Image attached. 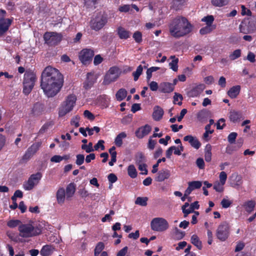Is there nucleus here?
Masks as SVG:
<instances>
[{"instance_id":"nucleus-1","label":"nucleus","mask_w":256,"mask_h":256,"mask_svg":"<svg viewBox=\"0 0 256 256\" xmlns=\"http://www.w3.org/2000/svg\"><path fill=\"white\" fill-rule=\"evenodd\" d=\"M63 82L62 74L52 66L46 67L42 73L40 86L48 98L55 96L60 92Z\"/></svg>"},{"instance_id":"nucleus-2","label":"nucleus","mask_w":256,"mask_h":256,"mask_svg":"<svg viewBox=\"0 0 256 256\" xmlns=\"http://www.w3.org/2000/svg\"><path fill=\"white\" fill-rule=\"evenodd\" d=\"M193 26L188 20L182 16H178L174 18L168 24L170 35L179 38L184 37L192 30Z\"/></svg>"},{"instance_id":"nucleus-3","label":"nucleus","mask_w":256,"mask_h":256,"mask_svg":"<svg viewBox=\"0 0 256 256\" xmlns=\"http://www.w3.org/2000/svg\"><path fill=\"white\" fill-rule=\"evenodd\" d=\"M19 236L24 238H31L39 235L42 230L38 226H34L32 222L22 224L18 228Z\"/></svg>"},{"instance_id":"nucleus-4","label":"nucleus","mask_w":256,"mask_h":256,"mask_svg":"<svg viewBox=\"0 0 256 256\" xmlns=\"http://www.w3.org/2000/svg\"><path fill=\"white\" fill-rule=\"evenodd\" d=\"M76 101V97L75 95H68L59 108V116H64L68 113L70 112L73 110Z\"/></svg>"},{"instance_id":"nucleus-5","label":"nucleus","mask_w":256,"mask_h":256,"mask_svg":"<svg viewBox=\"0 0 256 256\" xmlns=\"http://www.w3.org/2000/svg\"><path fill=\"white\" fill-rule=\"evenodd\" d=\"M108 21L107 14L104 12H100L97 13L91 20L90 28L95 31H98L106 25Z\"/></svg>"},{"instance_id":"nucleus-6","label":"nucleus","mask_w":256,"mask_h":256,"mask_svg":"<svg viewBox=\"0 0 256 256\" xmlns=\"http://www.w3.org/2000/svg\"><path fill=\"white\" fill-rule=\"evenodd\" d=\"M36 80V75L32 72H27L24 74L23 92L28 95L32 90Z\"/></svg>"},{"instance_id":"nucleus-7","label":"nucleus","mask_w":256,"mask_h":256,"mask_svg":"<svg viewBox=\"0 0 256 256\" xmlns=\"http://www.w3.org/2000/svg\"><path fill=\"white\" fill-rule=\"evenodd\" d=\"M151 228L156 232H164L169 227L168 222L162 218H156L150 222Z\"/></svg>"},{"instance_id":"nucleus-8","label":"nucleus","mask_w":256,"mask_h":256,"mask_svg":"<svg viewBox=\"0 0 256 256\" xmlns=\"http://www.w3.org/2000/svg\"><path fill=\"white\" fill-rule=\"evenodd\" d=\"M120 73L121 72L118 67L110 68L104 76L103 84L104 85H108L115 82L120 76Z\"/></svg>"},{"instance_id":"nucleus-9","label":"nucleus","mask_w":256,"mask_h":256,"mask_svg":"<svg viewBox=\"0 0 256 256\" xmlns=\"http://www.w3.org/2000/svg\"><path fill=\"white\" fill-rule=\"evenodd\" d=\"M230 227L228 224L226 222L220 223L216 230V236L221 241L226 240L230 234Z\"/></svg>"},{"instance_id":"nucleus-10","label":"nucleus","mask_w":256,"mask_h":256,"mask_svg":"<svg viewBox=\"0 0 256 256\" xmlns=\"http://www.w3.org/2000/svg\"><path fill=\"white\" fill-rule=\"evenodd\" d=\"M45 42L50 46L58 44L62 38V35L56 32H46L44 36Z\"/></svg>"},{"instance_id":"nucleus-11","label":"nucleus","mask_w":256,"mask_h":256,"mask_svg":"<svg viewBox=\"0 0 256 256\" xmlns=\"http://www.w3.org/2000/svg\"><path fill=\"white\" fill-rule=\"evenodd\" d=\"M42 174L40 172H37L32 174L28 180L23 184V188L26 190H30L36 186L40 180Z\"/></svg>"},{"instance_id":"nucleus-12","label":"nucleus","mask_w":256,"mask_h":256,"mask_svg":"<svg viewBox=\"0 0 256 256\" xmlns=\"http://www.w3.org/2000/svg\"><path fill=\"white\" fill-rule=\"evenodd\" d=\"M6 12L0 10V36L6 32L12 24V20L10 18H6Z\"/></svg>"},{"instance_id":"nucleus-13","label":"nucleus","mask_w":256,"mask_h":256,"mask_svg":"<svg viewBox=\"0 0 256 256\" xmlns=\"http://www.w3.org/2000/svg\"><path fill=\"white\" fill-rule=\"evenodd\" d=\"M94 56V52L92 50L85 48L80 52L79 59L83 64H86L92 61Z\"/></svg>"},{"instance_id":"nucleus-14","label":"nucleus","mask_w":256,"mask_h":256,"mask_svg":"<svg viewBox=\"0 0 256 256\" xmlns=\"http://www.w3.org/2000/svg\"><path fill=\"white\" fill-rule=\"evenodd\" d=\"M42 144L41 142H38L32 144L26 151L23 156V159L29 160L39 149Z\"/></svg>"},{"instance_id":"nucleus-15","label":"nucleus","mask_w":256,"mask_h":256,"mask_svg":"<svg viewBox=\"0 0 256 256\" xmlns=\"http://www.w3.org/2000/svg\"><path fill=\"white\" fill-rule=\"evenodd\" d=\"M97 79L96 76L93 72L88 73L86 80L84 83V88L86 90L90 88L93 84L96 82Z\"/></svg>"},{"instance_id":"nucleus-16","label":"nucleus","mask_w":256,"mask_h":256,"mask_svg":"<svg viewBox=\"0 0 256 256\" xmlns=\"http://www.w3.org/2000/svg\"><path fill=\"white\" fill-rule=\"evenodd\" d=\"M152 130V128L148 124L140 128L136 132V135L138 138H142L148 135Z\"/></svg>"},{"instance_id":"nucleus-17","label":"nucleus","mask_w":256,"mask_h":256,"mask_svg":"<svg viewBox=\"0 0 256 256\" xmlns=\"http://www.w3.org/2000/svg\"><path fill=\"white\" fill-rule=\"evenodd\" d=\"M205 88V86L204 84H200L188 92V96L189 97L198 96Z\"/></svg>"},{"instance_id":"nucleus-18","label":"nucleus","mask_w":256,"mask_h":256,"mask_svg":"<svg viewBox=\"0 0 256 256\" xmlns=\"http://www.w3.org/2000/svg\"><path fill=\"white\" fill-rule=\"evenodd\" d=\"M184 140L186 142H188L191 146L196 149H198L201 146V144L198 139L191 135L185 136Z\"/></svg>"},{"instance_id":"nucleus-19","label":"nucleus","mask_w":256,"mask_h":256,"mask_svg":"<svg viewBox=\"0 0 256 256\" xmlns=\"http://www.w3.org/2000/svg\"><path fill=\"white\" fill-rule=\"evenodd\" d=\"M230 184L232 186L236 188L242 184V178L237 174H233L230 178Z\"/></svg>"},{"instance_id":"nucleus-20","label":"nucleus","mask_w":256,"mask_h":256,"mask_svg":"<svg viewBox=\"0 0 256 256\" xmlns=\"http://www.w3.org/2000/svg\"><path fill=\"white\" fill-rule=\"evenodd\" d=\"M174 90V85L170 82H162L160 84V90L164 93H170Z\"/></svg>"},{"instance_id":"nucleus-21","label":"nucleus","mask_w":256,"mask_h":256,"mask_svg":"<svg viewBox=\"0 0 256 256\" xmlns=\"http://www.w3.org/2000/svg\"><path fill=\"white\" fill-rule=\"evenodd\" d=\"M202 186V182L200 181H192L188 183V187L186 189V194H190L196 189L200 188Z\"/></svg>"},{"instance_id":"nucleus-22","label":"nucleus","mask_w":256,"mask_h":256,"mask_svg":"<svg viewBox=\"0 0 256 256\" xmlns=\"http://www.w3.org/2000/svg\"><path fill=\"white\" fill-rule=\"evenodd\" d=\"M170 171L168 170L164 169L160 171L156 178V180L158 182H162L166 179H168L170 176Z\"/></svg>"},{"instance_id":"nucleus-23","label":"nucleus","mask_w":256,"mask_h":256,"mask_svg":"<svg viewBox=\"0 0 256 256\" xmlns=\"http://www.w3.org/2000/svg\"><path fill=\"white\" fill-rule=\"evenodd\" d=\"M54 251V248L50 245H45L42 246L40 251V254L42 256H49L51 255Z\"/></svg>"},{"instance_id":"nucleus-24","label":"nucleus","mask_w":256,"mask_h":256,"mask_svg":"<svg viewBox=\"0 0 256 256\" xmlns=\"http://www.w3.org/2000/svg\"><path fill=\"white\" fill-rule=\"evenodd\" d=\"M117 33L120 39H128L130 36V32L126 30L122 27H118L117 29Z\"/></svg>"},{"instance_id":"nucleus-25","label":"nucleus","mask_w":256,"mask_h":256,"mask_svg":"<svg viewBox=\"0 0 256 256\" xmlns=\"http://www.w3.org/2000/svg\"><path fill=\"white\" fill-rule=\"evenodd\" d=\"M163 114L164 111L161 108L158 106H156L154 108L152 117L155 120H160L162 118Z\"/></svg>"},{"instance_id":"nucleus-26","label":"nucleus","mask_w":256,"mask_h":256,"mask_svg":"<svg viewBox=\"0 0 256 256\" xmlns=\"http://www.w3.org/2000/svg\"><path fill=\"white\" fill-rule=\"evenodd\" d=\"M66 194L64 188H60L56 192V200L58 204H63L65 200Z\"/></svg>"},{"instance_id":"nucleus-27","label":"nucleus","mask_w":256,"mask_h":256,"mask_svg":"<svg viewBox=\"0 0 256 256\" xmlns=\"http://www.w3.org/2000/svg\"><path fill=\"white\" fill-rule=\"evenodd\" d=\"M240 90V86H234L228 92V94L232 98H236L239 94Z\"/></svg>"},{"instance_id":"nucleus-28","label":"nucleus","mask_w":256,"mask_h":256,"mask_svg":"<svg viewBox=\"0 0 256 256\" xmlns=\"http://www.w3.org/2000/svg\"><path fill=\"white\" fill-rule=\"evenodd\" d=\"M76 191V186L74 183H70L66 188V197L68 198L73 196Z\"/></svg>"},{"instance_id":"nucleus-29","label":"nucleus","mask_w":256,"mask_h":256,"mask_svg":"<svg viewBox=\"0 0 256 256\" xmlns=\"http://www.w3.org/2000/svg\"><path fill=\"white\" fill-rule=\"evenodd\" d=\"M191 243L196 246L198 250H202V242L196 234H193L190 238Z\"/></svg>"},{"instance_id":"nucleus-30","label":"nucleus","mask_w":256,"mask_h":256,"mask_svg":"<svg viewBox=\"0 0 256 256\" xmlns=\"http://www.w3.org/2000/svg\"><path fill=\"white\" fill-rule=\"evenodd\" d=\"M134 160L136 165L146 162V158L142 152H137L134 156Z\"/></svg>"},{"instance_id":"nucleus-31","label":"nucleus","mask_w":256,"mask_h":256,"mask_svg":"<svg viewBox=\"0 0 256 256\" xmlns=\"http://www.w3.org/2000/svg\"><path fill=\"white\" fill-rule=\"evenodd\" d=\"M127 135L125 132L120 133L115 138L114 144L120 147L122 144V140L126 137Z\"/></svg>"},{"instance_id":"nucleus-32","label":"nucleus","mask_w":256,"mask_h":256,"mask_svg":"<svg viewBox=\"0 0 256 256\" xmlns=\"http://www.w3.org/2000/svg\"><path fill=\"white\" fill-rule=\"evenodd\" d=\"M241 117L242 114L238 112L233 110L230 112V119L234 122H238L240 119Z\"/></svg>"},{"instance_id":"nucleus-33","label":"nucleus","mask_w":256,"mask_h":256,"mask_svg":"<svg viewBox=\"0 0 256 256\" xmlns=\"http://www.w3.org/2000/svg\"><path fill=\"white\" fill-rule=\"evenodd\" d=\"M255 205V202L254 200H250L245 202L244 204V206L247 212L250 213L254 210Z\"/></svg>"},{"instance_id":"nucleus-34","label":"nucleus","mask_w":256,"mask_h":256,"mask_svg":"<svg viewBox=\"0 0 256 256\" xmlns=\"http://www.w3.org/2000/svg\"><path fill=\"white\" fill-rule=\"evenodd\" d=\"M212 146L210 144L206 145L204 149V159L207 162H210L212 160Z\"/></svg>"},{"instance_id":"nucleus-35","label":"nucleus","mask_w":256,"mask_h":256,"mask_svg":"<svg viewBox=\"0 0 256 256\" xmlns=\"http://www.w3.org/2000/svg\"><path fill=\"white\" fill-rule=\"evenodd\" d=\"M199 207L200 205L198 204V201H196L193 203H192L190 204L188 208H187L184 217H186L188 214L192 213L194 210H198Z\"/></svg>"},{"instance_id":"nucleus-36","label":"nucleus","mask_w":256,"mask_h":256,"mask_svg":"<svg viewBox=\"0 0 256 256\" xmlns=\"http://www.w3.org/2000/svg\"><path fill=\"white\" fill-rule=\"evenodd\" d=\"M147 67V66H142V65L138 66L136 70L132 73L134 81H136L138 79L139 76L142 72L143 68H146Z\"/></svg>"},{"instance_id":"nucleus-37","label":"nucleus","mask_w":256,"mask_h":256,"mask_svg":"<svg viewBox=\"0 0 256 256\" xmlns=\"http://www.w3.org/2000/svg\"><path fill=\"white\" fill-rule=\"evenodd\" d=\"M216 28L215 25L213 26H206L202 28L200 30V33L201 34L204 35L210 33Z\"/></svg>"},{"instance_id":"nucleus-38","label":"nucleus","mask_w":256,"mask_h":256,"mask_svg":"<svg viewBox=\"0 0 256 256\" xmlns=\"http://www.w3.org/2000/svg\"><path fill=\"white\" fill-rule=\"evenodd\" d=\"M170 58L172 59V61L169 64L170 68L174 72H176L178 70V59L176 58L174 56H172Z\"/></svg>"},{"instance_id":"nucleus-39","label":"nucleus","mask_w":256,"mask_h":256,"mask_svg":"<svg viewBox=\"0 0 256 256\" xmlns=\"http://www.w3.org/2000/svg\"><path fill=\"white\" fill-rule=\"evenodd\" d=\"M127 92L125 89L121 88L119 90L116 94V98L118 101H122L126 96Z\"/></svg>"},{"instance_id":"nucleus-40","label":"nucleus","mask_w":256,"mask_h":256,"mask_svg":"<svg viewBox=\"0 0 256 256\" xmlns=\"http://www.w3.org/2000/svg\"><path fill=\"white\" fill-rule=\"evenodd\" d=\"M22 224V222L18 220H10L7 222V226L10 228H15L18 226V228H20V226Z\"/></svg>"},{"instance_id":"nucleus-41","label":"nucleus","mask_w":256,"mask_h":256,"mask_svg":"<svg viewBox=\"0 0 256 256\" xmlns=\"http://www.w3.org/2000/svg\"><path fill=\"white\" fill-rule=\"evenodd\" d=\"M128 176L132 178L136 177L137 172L134 165L130 164L128 166Z\"/></svg>"},{"instance_id":"nucleus-42","label":"nucleus","mask_w":256,"mask_h":256,"mask_svg":"<svg viewBox=\"0 0 256 256\" xmlns=\"http://www.w3.org/2000/svg\"><path fill=\"white\" fill-rule=\"evenodd\" d=\"M100 100L102 106L104 108H107L108 106L110 103V98L106 95H102L100 96Z\"/></svg>"},{"instance_id":"nucleus-43","label":"nucleus","mask_w":256,"mask_h":256,"mask_svg":"<svg viewBox=\"0 0 256 256\" xmlns=\"http://www.w3.org/2000/svg\"><path fill=\"white\" fill-rule=\"evenodd\" d=\"M148 200L147 197H138L135 201V204L141 206H146Z\"/></svg>"},{"instance_id":"nucleus-44","label":"nucleus","mask_w":256,"mask_h":256,"mask_svg":"<svg viewBox=\"0 0 256 256\" xmlns=\"http://www.w3.org/2000/svg\"><path fill=\"white\" fill-rule=\"evenodd\" d=\"M211 2L214 6L221 7L227 4L228 0H212Z\"/></svg>"},{"instance_id":"nucleus-45","label":"nucleus","mask_w":256,"mask_h":256,"mask_svg":"<svg viewBox=\"0 0 256 256\" xmlns=\"http://www.w3.org/2000/svg\"><path fill=\"white\" fill-rule=\"evenodd\" d=\"M104 243L102 242H99L96 246L95 249H94V256H98L99 254L102 252V251L104 250Z\"/></svg>"},{"instance_id":"nucleus-46","label":"nucleus","mask_w":256,"mask_h":256,"mask_svg":"<svg viewBox=\"0 0 256 256\" xmlns=\"http://www.w3.org/2000/svg\"><path fill=\"white\" fill-rule=\"evenodd\" d=\"M224 184L219 181H216L214 183V189L218 192H222L224 190Z\"/></svg>"},{"instance_id":"nucleus-47","label":"nucleus","mask_w":256,"mask_h":256,"mask_svg":"<svg viewBox=\"0 0 256 256\" xmlns=\"http://www.w3.org/2000/svg\"><path fill=\"white\" fill-rule=\"evenodd\" d=\"M202 21L205 22L206 26H213L212 23L214 21V18L212 15H208L204 17L202 19Z\"/></svg>"},{"instance_id":"nucleus-48","label":"nucleus","mask_w":256,"mask_h":256,"mask_svg":"<svg viewBox=\"0 0 256 256\" xmlns=\"http://www.w3.org/2000/svg\"><path fill=\"white\" fill-rule=\"evenodd\" d=\"M241 56V50L240 49L234 50L230 54L229 57L231 60H234L240 58Z\"/></svg>"},{"instance_id":"nucleus-49","label":"nucleus","mask_w":256,"mask_h":256,"mask_svg":"<svg viewBox=\"0 0 256 256\" xmlns=\"http://www.w3.org/2000/svg\"><path fill=\"white\" fill-rule=\"evenodd\" d=\"M82 149L84 150L87 153H90L94 151V148L92 146V143L89 142L88 144H82Z\"/></svg>"},{"instance_id":"nucleus-50","label":"nucleus","mask_w":256,"mask_h":256,"mask_svg":"<svg viewBox=\"0 0 256 256\" xmlns=\"http://www.w3.org/2000/svg\"><path fill=\"white\" fill-rule=\"evenodd\" d=\"M138 169L141 172L142 174L146 175L148 174L147 165L146 163L138 164Z\"/></svg>"},{"instance_id":"nucleus-51","label":"nucleus","mask_w":256,"mask_h":256,"mask_svg":"<svg viewBox=\"0 0 256 256\" xmlns=\"http://www.w3.org/2000/svg\"><path fill=\"white\" fill-rule=\"evenodd\" d=\"M132 37L137 43H140L142 42V34L139 31L134 32Z\"/></svg>"},{"instance_id":"nucleus-52","label":"nucleus","mask_w":256,"mask_h":256,"mask_svg":"<svg viewBox=\"0 0 256 256\" xmlns=\"http://www.w3.org/2000/svg\"><path fill=\"white\" fill-rule=\"evenodd\" d=\"M84 160V156L82 154H78L76 156V164L78 166H81Z\"/></svg>"},{"instance_id":"nucleus-53","label":"nucleus","mask_w":256,"mask_h":256,"mask_svg":"<svg viewBox=\"0 0 256 256\" xmlns=\"http://www.w3.org/2000/svg\"><path fill=\"white\" fill-rule=\"evenodd\" d=\"M182 98H183L182 94L178 93H175L174 96V102L176 104V102L180 100V102H178V104L180 106L182 104Z\"/></svg>"},{"instance_id":"nucleus-54","label":"nucleus","mask_w":256,"mask_h":256,"mask_svg":"<svg viewBox=\"0 0 256 256\" xmlns=\"http://www.w3.org/2000/svg\"><path fill=\"white\" fill-rule=\"evenodd\" d=\"M220 204L223 208H226L230 206L232 202L228 199L224 198L221 201Z\"/></svg>"},{"instance_id":"nucleus-55","label":"nucleus","mask_w":256,"mask_h":256,"mask_svg":"<svg viewBox=\"0 0 256 256\" xmlns=\"http://www.w3.org/2000/svg\"><path fill=\"white\" fill-rule=\"evenodd\" d=\"M237 135V133L235 132H231L228 137V142L230 144H234L235 142Z\"/></svg>"},{"instance_id":"nucleus-56","label":"nucleus","mask_w":256,"mask_h":256,"mask_svg":"<svg viewBox=\"0 0 256 256\" xmlns=\"http://www.w3.org/2000/svg\"><path fill=\"white\" fill-rule=\"evenodd\" d=\"M79 120L80 117L78 116H76L72 118L70 124L74 126L76 128H78L80 126Z\"/></svg>"},{"instance_id":"nucleus-57","label":"nucleus","mask_w":256,"mask_h":256,"mask_svg":"<svg viewBox=\"0 0 256 256\" xmlns=\"http://www.w3.org/2000/svg\"><path fill=\"white\" fill-rule=\"evenodd\" d=\"M156 144V140H154L152 138V137H150L148 140V148L150 150H152L154 149L155 146Z\"/></svg>"},{"instance_id":"nucleus-58","label":"nucleus","mask_w":256,"mask_h":256,"mask_svg":"<svg viewBox=\"0 0 256 256\" xmlns=\"http://www.w3.org/2000/svg\"><path fill=\"white\" fill-rule=\"evenodd\" d=\"M22 192L20 190H16L14 192V196L12 197V201H16L17 198H22Z\"/></svg>"},{"instance_id":"nucleus-59","label":"nucleus","mask_w":256,"mask_h":256,"mask_svg":"<svg viewBox=\"0 0 256 256\" xmlns=\"http://www.w3.org/2000/svg\"><path fill=\"white\" fill-rule=\"evenodd\" d=\"M42 108V106L40 104L36 103V104L32 108V112L34 114H38L40 111L38 110Z\"/></svg>"},{"instance_id":"nucleus-60","label":"nucleus","mask_w":256,"mask_h":256,"mask_svg":"<svg viewBox=\"0 0 256 256\" xmlns=\"http://www.w3.org/2000/svg\"><path fill=\"white\" fill-rule=\"evenodd\" d=\"M104 141L103 140H100L98 143L94 146V150H97L98 148H100L102 150H104Z\"/></svg>"},{"instance_id":"nucleus-61","label":"nucleus","mask_w":256,"mask_h":256,"mask_svg":"<svg viewBox=\"0 0 256 256\" xmlns=\"http://www.w3.org/2000/svg\"><path fill=\"white\" fill-rule=\"evenodd\" d=\"M84 115L85 118L89 120H93L94 119V115L88 110H86L84 112Z\"/></svg>"},{"instance_id":"nucleus-62","label":"nucleus","mask_w":256,"mask_h":256,"mask_svg":"<svg viewBox=\"0 0 256 256\" xmlns=\"http://www.w3.org/2000/svg\"><path fill=\"white\" fill-rule=\"evenodd\" d=\"M220 181V182L225 184L226 179H227V174L224 172H222L220 174L219 176Z\"/></svg>"},{"instance_id":"nucleus-63","label":"nucleus","mask_w":256,"mask_h":256,"mask_svg":"<svg viewBox=\"0 0 256 256\" xmlns=\"http://www.w3.org/2000/svg\"><path fill=\"white\" fill-rule=\"evenodd\" d=\"M225 120L224 118L220 119L216 123V128L218 130H222L225 126Z\"/></svg>"},{"instance_id":"nucleus-64","label":"nucleus","mask_w":256,"mask_h":256,"mask_svg":"<svg viewBox=\"0 0 256 256\" xmlns=\"http://www.w3.org/2000/svg\"><path fill=\"white\" fill-rule=\"evenodd\" d=\"M128 250V248L125 246L120 250L117 254L116 256H126Z\"/></svg>"}]
</instances>
